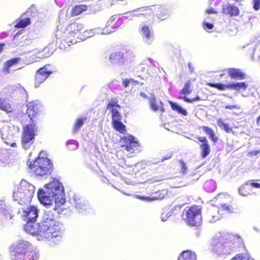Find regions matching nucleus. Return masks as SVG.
Wrapping results in <instances>:
<instances>
[{"label":"nucleus","instance_id":"1","mask_svg":"<svg viewBox=\"0 0 260 260\" xmlns=\"http://www.w3.org/2000/svg\"><path fill=\"white\" fill-rule=\"evenodd\" d=\"M47 190L39 189L38 198L41 204L45 205L51 204L52 199H54L57 206L66 203L63 187L61 183L54 180L45 185Z\"/></svg>","mask_w":260,"mask_h":260},{"label":"nucleus","instance_id":"2","mask_svg":"<svg viewBox=\"0 0 260 260\" xmlns=\"http://www.w3.org/2000/svg\"><path fill=\"white\" fill-rule=\"evenodd\" d=\"M10 252L14 260H37L38 252L28 241L20 240L10 246Z\"/></svg>","mask_w":260,"mask_h":260},{"label":"nucleus","instance_id":"3","mask_svg":"<svg viewBox=\"0 0 260 260\" xmlns=\"http://www.w3.org/2000/svg\"><path fill=\"white\" fill-rule=\"evenodd\" d=\"M134 15L139 17H142L144 22L152 23L156 16L161 20H164L168 15V10L165 6L161 5H154L148 6H144L134 10Z\"/></svg>","mask_w":260,"mask_h":260},{"label":"nucleus","instance_id":"4","mask_svg":"<svg viewBox=\"0 0 260 260\" xmlns=\"http://www.w3.org/2000/svg\"><path fill=\"white\" fill-rule=\"evenodd\" d=\"M106 108L110 110L111 114V123L113 128L119 133L124 134L126 132L125 125L121 121L122 116L119 110L121 106L117 98H112L109 101Z\"/></svg>","mask_w":260,"mask_h":260},{"label":"nucleus","instance_id":"5","mask_svg":"<svg viewBox=\"0 0 260 260\" xmlns=\"http://www.w3.org/2000/svg\"><path fill=\"white\" fill-rule=\"evenodd\" d=\"M28 168L37 176H43L50 174L53 170V165L49 159L44 157H38L31 161Z\"/></svg>","mask_w":260,"mask_h":260},{"label":"nucleus","instance_id":"6","mask_svg":"<svg viewBox=\"0 0 260 260\" xmlns=\"http://www.w3.org/2000/svg\"><path fill=\"white\" fill-rule=\"evenodd\" d=\"M35 192V187L26 181H21L13 192V198L21 205L29 203Z\"/></svg>","mask_w":260,"mask_h":260},{"label":"nucleus","instance_id":"7","mask_svg":"<svg viewBox=\"0 0 260 260\" xmlns=\"http://www.w3.org/2000/svg\"><path fill=\"white\" fill-rule=\"evenodd\" d=\"M83 30V25L82 23L74 21L69 24L67 27L68 35L65 38L67 43L74 44L77 39L85 40L89 38V35L81 36V32Z\"/></svg>","mask_w":260,"mask_h":260},{"label":"nucleus","instance_id":"8","mask_svg":"<svg viewBox=\"0 0 260 260\" xmlns=\"http://www.w3.org/2000/svg\"><path fill=\"white\" fill-rule=\"evenodd\" d=\"M186 223L191 226H199L202 223L201 208L198 206H192L185 211Z\"/></svg>","mask_w":260,"mask_h":260},{"label":"nucleus","instance_id":"9","mask_svg":"<svg viewBox=\"0 0 260 260\" xmlns=\"http://www.w3.org/2000/svg\"><path fill=\"white\" fill-rule=\"evenodd\" d=\"M25 231L39 241L45 239L50 240L54 238L56 239V241L60 240L57 233L55 231H51L50 229H25Z\"/></svg>","mask_w":260,"mask_h":260},{"label":"nucleus","instance_id":"10","mask_svg":"<svg viewBox=\"0 0 260 260\" xmlns=\"http://www.w3.org/2000/svg\"><path fill=\"white\" fill-rule=\"evenodd\" d=\"M37 128L35 123L25 124L23 126L21 144L24 148H27L28 144H32L36 135Z\"/></svg>","mask_w":260,"mask_h":260},{"label":"nucleus","instance_id":"11","mask_svg":"<svg viewBox=\"0 0 260 260\" xmlns=\"http://www.w3.org/2000/svg\"><path fill=\"white\" fill-rule=\"evenodd\" d=\"M22 218L25 222V226L32 228L36 223L38 216V211L36 207L30 206L26 208L22 209Z\"/></svg>","mask_w":260,"mask_h":260},{"label":"nucleus","instance_id":"12","mask_svg":"<svg viewBox=\"0 0 260 260\" xmlns=\"http://www.w3.org/2000/svg\"><path fill=\"white\" fill-rule=\"evenodd\" d=\"M134 57V54L129 51H126L125 52L115 51L110 54L109 60L112 63L123 65L126 62H131Z\"/></svg>","mask_w":260,"mask_h":260},{"label":"nucleus","instance_id":"13","mask_svg":"<svg viewBox=\"0 0 260 260\" xmlns=\"http://www.w3.org/2000/svg\"><path fill=\"white\" fill-rule=\"evenodd\" d=\"M206 85L211 87L215 88L220 91H223L226 89H233L237 91H239L241 89L245 90L248 87V85L245 82H232L228 84L220 83L208 82L206 83Z\"/></svg>","mask_w":260,"mask_h":260},{"label":"nucleus","instance_id":"14","mask_svg":"<svg viewBox=\"0 0 260 260\" xmlns=\"http://www.w3.org/2000/svg\"><path fill=\"white\" fill-rule=\"evenodd\" d=\"M120 147L123 150L130 152L131 153H134L135 150H137L139 147V143L138 141L132 135L124 136L121 137L119 140Z\"/></svg>","mask_w":260,"mask_h":260},{"label":"nucleus","instance_id":"15","mask_svg":"<svg viewBox=\"0 0 260 260\" xmlns=\"http://www.w3.org/2000/svg\"><path fill=\"white\" fill-rule=\"evenodd\" d=\"M42 106L37 101H32L28 103L26 114L31 120V123L38 120L42 113Z\"/></svg>","mask_w":260,"mask_h":260},{"label":"nucleus","instance_id":"16","mask_svg":"<svg viewBox=\"0 0 260 260\" xmlns=\"http://www.w3.org/2000/svg\"><path fill=\"white\" fill-rule=\"evenodd\" d=\"M192 89V80L190 79L185 83L183 88L180 90V93L184 95L182 99L186 103H192L197 101H199L201 100L199 96H197L192 99H189L186 96V95H188L191 93Z\"/></svg>","mask_w":260,"mask_h":260},{"label":"nucleus","instance_id":"17","mask_svg":"<svg viewBox=\"0 0 260 260\" xmlns=\"http://www.w3.org/2000/svg\"><path fill=\"white\" fill-rule=\"evenodd\" d=\"M152 28L148 25L143 24L139 27V32L142 37L144 41L147 44H151L154 39V35Z\"/></svg>","mask_w":260,"mask_h":260},{"label":"nucleus","instance_id":"18","mask_svg":"<svg viewBox=\"0 0 260 260\" xmlns=\"http://www.w3.org/2000/svg\"><path fill=\"white\" fill-rule=\"evenodd\" d=\"M197 140L202 143L200 145L201 156L206 158L211 152V147L206 137H198Z\"/></svg>","mask_w":260,"mask_h":260},{"label":"nucleus","instance_id":"19","mask_svg":"<svg viewBox=\"0 0 260 260\" xmlns=\"http://www.w3.org/2000/svg\"><path fill=\"white\" fill-rule=\"evenodd\" d=\"M122 24V20L116 16H112L106 25L107 31L109 32L115 31Z\"/></svg>","mask_w":260,"mask_h":260},{"label":"nucleus","instance_id":"20","mask_svg":"<svg viewBox=\"0 0 260 260\" xmlns=\"http://www.w3.org/2000/svg\"><path fill=\"white\" fill-rule=\"evenodd\" d=\"M231 79L244 80L246 78V74L241 69L231 68L225 70Z\"/></svg>","mask_w":260,"mask_h":260},{"label":"nucleus","instance_id":"21","mask_svg":"<svg viewBox=\"0 0 260 260\" xmlns=\"http://www.w3.org/2000/svg\"><path fill=\"white\" fill-rule=\"evenodd\" d=\"M222 13L231 17L236 16L239 14V10L236 6L228 4L222 6Z\"/></svg>","mask_w":260,"mask_h":260},{"label":"nucleus","instance_id":"22","mask_svg":"<svg viewBox=\"0 0 260 260\" xmlns=\"http://www.w3.org/2000/svg\"><path fill=\"white\" fill-rule=\"evenodd\" d=\"M55 223L52 214H45L41 223H39V228H52L55 225Z\"/></svg>","mask_w":260,"mask_h":260},{"label":"nucleus","instance_id":"23","mask_svg":"<svg viewBox=\"0 0 260 260\" xmlns=\"http://www.w3.org/2000/svg\"><path fill=\"white\" fill-rule=\"evenodd\" d=\"M219 210L215 207L210 209L207 215L208 221L210 223H214L221 218L222 213H219Z\"/></svg>","mask_w":260,"mask_h":260},{"label":"nucleus","instance_id":"24","mask_svg":"<svg viewBox=\"0 0 260 260\" xmlns=\"http://www.w3.org/2000/svg\"><path fill=\"white\" fill-rule=\"evenodd\" d=\"M178 260H197L195 252L189 250L182 251L178 257Z\"/></svg>","mask_w":260,"mask_h":260},{"label":"nucleus","instance_id":"25","mask_svg":"<svg viewBox=\"0 0 260 260\" xmlns=\"http://www.w3.org/2000/svg\"><path fill=\"white\" fill-rule=\"evenodd\" d=\"M239 193L244 197L250 195L251 193V188L249 184V182L247 181L242 185L239 188Z\"/></svg>","mask_w":260,"mask_h":260},{"label":"nucleus","instance_id":"26","mask_svg":"<svg viewBox=\"0 0 260 260\" xmlns=\"http://www.w3.org/2000/svg\"><path fill=\"white\" fill-rule=\"evenodd\" d=\"M37 71L42 74V75L46 77V79L53 73V69L49 64H45L43 67L39 69Z\"/></svg>","mask_w":260,"mask_h":260},{"label":"nucleus","instance_id":"27","mask_svg":"<svg viewBox=\"0 0 260 260\" xmlns=\"http://www.w3.org/2000/svg\"><path fill=\"white\" fill-rule=\"evenodd\" d=\"M202 128L205 134L209 136L210 139L213 143H216L217 142L218 137L216 136L213 129L207 126H203Z\"/></svg>","mask_w":260,"mask_h":260},{"label":"nucleus","instance_id":"28","mask_svg":"<svg viewBox=\"0 0 260 260\" xmlns=\"http://www.w3.org/2000/svg\"><path fill=\"white\" fill-rule=\"evenodd\" d=\"M87 10V6L85 5H78L74 6L71 10V14L77 16Z\"/></svg>","mask_w":260,"mask_h":260},{"label":"nucleus","instance_id":"29","mask_svg":"<svg viewBox=\"0 0 260 260\" xmlns=\"http://www.w3.org/2000/svg\"><path fill=\"white\" fill-rule=\"evenodd\" d=\"M0 109L8 113L12 112L13 110L10 104L3 98H0Z\"/></svg>","mask_w":260,"mask_h":260},{"label":"nucleus","instance_id":"30","mask_svg":"<svg viewBox=\"0 0 260 260\" xmlns=\"http://www.w3.org/2000/svg\"><path fill=\"white\" fill-rule=\"evenodd\" d=\"M169 104L172 110L177 112L178 113L181 114L184 116H186L187 115V112L186 110L182 108L176 103L173 102H170Z\"/></svg>","mask_w":260,"mask_h":260},{"label":"nucleus","instance_id":"31","mask_svg":"<svg viewBox=\"0 0 260 260\" xmlns=\"http://www.w3.org/2000/svg\"><path fill=\"white\" fill-rule=\"evenodd\" d=\"M86 120V117H80L78 118L73 127V132L74 133H76L80 127L83 125L85 121Z\"/></svg>","mask_w":260,"mask_h":260},{"label":"nucleus","instance_id":"32","mask_svg":"<svg viewBox=\"0 0 260 260\" xmlns=\"http://www.w3.org/2000/svg\"><path fill=\"white\" fill-rule=\"evenodd\" d=\"M46 80V77L42 75L37 71L36 73L34 80V85L36 87H39L42 83Z\"/></svg>","mask_w":260,"mask_h":260},{"label":"nucleus","instance_id":"33","mask_svg":"<svg viewBox=\"0 0 260 260\" xmlns=\"http://www.w3.org/2000/svg\"><path fill=\"white\" fill-rule=\"evenodd\" d=\"M20 60L21 59L20 57L12 58L7 60L5 63V69L6 71H9L10 67L14 65L17 64L20 61Z\"/></svg>","mask_w":260,"mask_h":260},{"label":"nucleus","instance_id":"34","mask_svg":"<svg viewBox=\"0 0 260 260\" xmlns=\"http://www.w3.org/2000/svg\"><path fill=\"white\" fill-rule=\"evenodd\" d=\"M231 260H252L248 253H240L236 254Z\"/></svg>","mask_w":260,"mask_h":260},{"label":"nucleus","instance_id":"35","mask_svg":"<svg viewBox=\"0 0 260 260\" xmlns=\"http://www.w3.org/2000/svg\"><path fill=\"white\" fill-rule=\"evenodd\" d=\"M220 212L225 211L228 213H232L235 210L234 206L228 204H223L220 205L219 208H218Z\"/></svg>","mask_w":260,"mask_h":260},{"label":"nucleus","instance_id":"36","mask_svg":"<svg viewBox=\"0 0 260 260\" xmlns=\"http://www.w3.org/2000/svg\"><path fill=\"white\" fill-rule=\"evenodd\" d=\"M30 24V20L29 17H26L24 19H20L15 25L17 28H24Z\"/></svg>","mask_w":260,"mask_h":260},{"label":"nucleus","instance_id":"37","mask_svg":"<svg viewBox=\"0 0 260 260\" xmlns=\"http://www.w3.org/2000/svg\"><path fill=\"white\" fill-rule=\"evenodd\" d=\"M218 125L221 128L223 129L226 133L232 132L233 129L228 123H224L221 119H219L217 121Z\"/></svg>","mask_w":260,"mask_h":260},{"label":"nucleus","instance_id":"38","mask_svg":"<svg viewBox=\"0 0 260 260\" xmlns=\"http://www.w3.org/2000/svg\"><path fill=\"white\" fill-rule=\"evenodd\" d=\"M150 107L151 109L154 111H158L159 109V107L157 105L156 100L154 97L152 98L150 100Z\"/></svg>","mask_w":260,"mask_h":260},{"label":"nucleus","instance_id":"39","mask_svg":"<svg viewBox=\"0 0 260 260\" xmlns=\"http://www.w3.org/2000/svg\"><path fill=\"white\" fill-rule=\"evenodd\" d=\"M155 193H159V194H156V196H155L152 199L161 200L163 199L164 197L166 195L167 191L165 190H158L157 192H156Z\"/></svg>","mask_w":260,"mask_h":260},{"label":"nucleus","instance_id":"40","mask_svg":"<svg viewBox=\"0 0 260 260\" xmlns=\"http://www.w3.org/2000/svg\"><path fill=\"white\" fill-rule=\"evenodd\" d=\"M135 82V81L133 79H124L122 81V85L124 87H127L129 85L130 82Z\"/></svg>","mask_w":260,"mask_h":260},{"label":"nucleus","instance_id":"41","mask_svg":"<svg viewBox=\"0 0 260 260\" xmlns=\"http://www.w3.org/2000/svg\"><path fill=\"white\" fill-rule=\"evenodd\" d=\"M179 164L181 168V172L184 173L187 170L186 164L182 160H179Z\"/></svg>","mask_w":260,"mask_h":260},{"label":"nucleus","instance_id":"42","mask_svg":"<svg viewBox=\"0 0 260 260\" xmlns=\"http://www.w3.org/2000/svg\"><path fill=\"white\" fill-rule=\"evenodd\" d=\"M253 181H254V180L248 181L251 188L252 189V188H253V187L256 188H260V183L254 182Z\"/></svg>","mask_w":260,"mask_h":260},{"label":"nucleus","instance_id":"43","mask_svg":"<svg viewBox=\"0 0 260 260\" xmlns=\"http://www.w3.org/2000/svg\"><path fill=\"white\" fill-rule=\"evenodd\" d=\"M253 8L256 11L260 9V0H253Z\"/></svg>","mask_w":260,"mask_h":260},{"label":"nucleus","instance_id":"44","mask_svg":"<svg viewBox=\"0 0 260 260\" xmlns=\"http://www.w3.org/2000/svg\"><path fill=\"white\" fill-rule=\"evenodd\" d=\"M203 27L205 29H211L214 27V25L212 23H208V22H204L203 23Z\"/></svg>","mask_w":260,"mask_h":260},{"label":"nucleus","instance_id":"45","mask_svg":"<svg viewBox=\"0 0 260 260\" xmlns=\"http://www.w3.org/2000/svg\"><path fill=\"white\" fill-rule=\"evenodd\" d=\"M224 108L227 110L239 109L240 107L238 105H226Z\"/></svg>","mask_w":260,"mask_h":260},{"label":"nucleus","instance_id":"46","mask_svg":"<svg viewBox=\"0 0 260 260\" xmlns=\"http://www.w3.org/2000/svg\"><path fill=\"white\" fill-rule=\"evenodd\" d=\"M172 155L171 153H169L167 154L166 155H165L164 156H162L161 157L160 160H159L158 161L162 162L166 160H168V159L171 158V157H172Z\"/></svg>","mask_w":260,"mask_h":260},{"label":"nucleus","instance_id":"47","mask_svg":"<svg viewBox=\"0 0 260 260\" xmlns=\"http://www.w3.org/2000/svg\"><path fill=\"white\" fill-rule=\"evenodd\" d=\"M81 36L89 35V37H90V32L87 30H84V27H83V30L81 32Z\"/></svg>","mask_w":260,"mask_h":260},{"label":"nucleus","instance_id":"48","mask_svg":"<svg viewBox=\"0 0 260 260\" xmlns=\"http://www.w3.org/2000/svg\"><path fill=\"white\" fill-rule=\"evenodd\" d=\"M206 13L208 14L216 13L217 12L212 8L208 9L206 11Z\"/></svg>","mask_w":260,"mask_h":260},{"label":"nucleus","instance_id":"49","mask_svg":"<svg viewBox=\"0 0 260 260\" xmlns=\"http://www.w3.org/2000/svg\"><path fill=\"white\" fill-rule=\"evenodd\" d=\"M4 46H5L4 43L0 44V53L3 51Z\"/></svg>","mask_w":260,"mask_h":260},{"label":"nucleus","instance_id":"50","mask_svg":"<svg viewBox=\"0 0 260 260\" xmlns=\"http://www.w3.org/2000/svg\"><path fill=\"white\" fill-rule=\"evenodd\" d=\"M140 95L143 97V98L144 99H147L148 98V96L147 95L144 93V92H141L140 93Z\"/></svg>","mask_w":260,"mask_h":260},{"label":"nucleus","instance_id":"51","mask_svg":"<svg viewBox=\"0 0 260 260\" xmlns=\"http://www.w3.org/2000/svg\"><path fill=\"white\" fill-rule=\"evenodd\" d=\"M188 65V67H189V68L190 72H191V73L193 72V68L192 67L191 64L190 63H189Z\"/></svg>","mask_w":260,"mask_h":260},{"label":"nucleus","instance_id":"52","mask_svg":"<svg viewBox=\"0 0 260 260\" xmlns=\"http://www.w3.org/2000/svg\"><path fill=\"white\" fill-rule=\"evenodd\" d=\"M259 121H260V115L257 118V119H256V123L257 125H259Z\"/></svg>","mask_w":260,"mask_h":260},{"label":"nucleus","instance_id":"53","mask_svg":"<svg viewBox=\"0 0 260 260\" xmlns=\"http://www.w3.org/2000/svg\"><path fill=\"white\" fill-rule=\"evenodd\" d=\"M140 198L141 199H145V200H150V198L149 197H140Z\"/></svg>","mask_w":260,"mask_h":260},{"label":"nucleus","instance_id":"54","mask_svg":"<svg viewBox=\"0 0 260 260\" xmlns=\"http://www.w3.org/2000/svg\"><path fill=\"white\" fill-rule=\"evenodd\" d=\"M23 88V90H24V91L25 92V93H26V90H24V88Z\"/></svg>","mask_w":260,"mask_h":260}]
</instances>
